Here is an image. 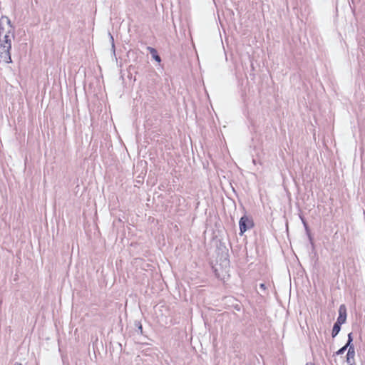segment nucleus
I'll return each instance as SVG.
<instances>
[{
    "instance_id": "f257e3e1",
    "label": "nucleus",
    "mask_w": 365,
    "mask_h": 365,
    "mask_svg": "<svg viewBox=\"0 0 365 365\" xmlns=\"http://www.w3.org/2000/svg\"><path fill=\"white\" fill-rule=\"evenodd\" d=\"M14 38V28L7 16L0 19V61L6 63H11V49Z\"/></svg>"
},
{
    "instance_id": "f03ea898",
    "label": "nucleus",
    "mask_w": 365,
    "mask_h": 365,
    "mask_svg": "<svg viewBox=\"0 0 365 365\" xmlns=\"http://www.w3.org/2000/svg\"><path fill=\"white\" fill-rule=\"evenodd\" d=\"M220 263L218 264V262H217L215 266L213 267L215 274L217 277H224L225 274L228 272V269L230 267V260L227 257V255L222 256L220 258Z\"/></svg>"
},
{
    "instance_id": "7ed1b4c3",
    "label": "nucleus",
    "mask_w": 365,
    "mask_h": 365,
    "mask_svg": "<svg viewBox=\"0 0 365 365\" xmlns=\"http://www.w3.org/2000/svg\"><path fill=\"white\" fill-rule=\"evenodd\" d=\"M240 234L242 235L247 231V229L252 227L253 223L251 220L249 219L246 215L242 216L239 222Z\"/></svg>"
},
{
    "instance_id": "20e7f679",
    "label": "nucleus",
    "mask_w": 365,
    "mask_h": 365,
    "mask_svg": "<svg viewBox=\"0 0 365 365\" xmlns=\"http://www.w3.org/2000/svg\"><path fill=\"white\" fill-rule=\"evenodd\" d=\"M346 319V308L344 304H341L339 309V317L337 318L336 323L343 324L345 323Z\"/></svg>"
},
{
    "instance_id": "39448f33",
    "label": "nucleus",
    "mask_w": 365,
    "mask_h": 365,
    "mask_svg": "<svg viewBox=\"0 0 365 365\" xmlns=\"http://www.w3.org/2000/svg\"><path fill=\"white\" fill-rule=\"evenodd\" d=\"M354 355H355L354 347L351 344V346H349V348L348 352H347V355H346V361L350 365H351L354 361Z\"/></svg>"
},
{
    "instance_id": "423d86ee",
    "label": "nucleus",
    "mask_w": 365,
    "mask_h": 365,
    "mask_svg": "<svg viewBox=\"0 0 365 365\" xmlns=\"http://www.w3.org/2000/svg\"><path fill=\"white\" fill-rule=\"evenodd\" d=\"M351 333H349L348 334V341L346 343V344L345 346H344L343 347H341L340 349H339L337 351H336V354L337 355H340V354H342L345 352V351L346 350V349L349 347V346L351 345V342H352V336H351Z\"/></svg>"
},
{
    "instance_id": "0eeeda50",
    "label": "nucleus",
    "mask_w": 365,
    "mask_h": 365,
    "mask_svg": "<svg viewBox=\"0 0 365 365\" xmlns=\"http://www.w3.org/2000/svg\"><path fill=\"white\" fill-rule=\"evenodd\" d=\"M147 49L150 51V53L152 55L153 58L158 62H160L161 61V58L159 56V55L157 53V51L155 48H153V47H150L148 46L147 48Z\"/></svg>"
},
{
    "instance_id": "6e6552de",
    "label": "nucleus",
    "mask_w": 365,
    "mask_h": 365,
    "mask_svg": "<svg viewBox=\"0 0 365 365\" xmlns=\"http://www.w3.org/2000/svg\"><path fill=\"white\" fill-rule=\"evenodd\" d=\"M341 324H338L336 322L334 324V327L332 329V332H331L332 337H335L338 334V333L339 332V331L341 329Z\"/></svg>"
},
{
    "instance_id": "1a4fd4ad",
    "label": "nucleus",
    "mask_w": 365,
    "mask_h": 365,
    "mask_svg": "<svg viewBox=\"0 0 365 365\" xmlns=\"http://www.w3.org/2000/svg\"><path fill=\"white\" fill-rule=\"evenodd\" d=\"M259 288L261 289H262L263 291H265L266 289H267V287H266L265 284L262 283V284H259Z\"/></svg>"
},
{
    "instance_id": "9d476101",
    "label": "nucleus",
    "mask_w": 365,
    "mask_h": 365,
    "mask_svg": "<svg viewBox=\"0 0 365 365\" xmlns=\"http://www.w3.org/2000/svg\"><path fill=\"white\" fill-rule=\"evenodd\" d=\"M109 35H110V40H111L112 48H115V45H114V39H113V36H112L110 34H109Z\"/></svg>"
},
{
    "instance_id": "9b49d317",
    "label": "nucleus",
    "mask_w": 365,
    "mask_h": 365,
    "mask_svg": "<svg viewBox=\"0 0 365 365\" xmlns=\"http://www.w3.org/2000/svg\"><path fill=\"white\" fill-rule=\"evenodd\" d=\"M138 329L140 330V333H142L143 328H142V325L140 324V322H138Z\"/></svg>"
},
{
    "instance_id": "f8f14e48",
    "label": "nucleus",
    "mask_w": 365,
    "mask_h": 365,
    "mask_svg": "<svg viewBox=\"0 0 365 365\" xmlns=\"http://www.w3.org/2000/svg\"><path fill=\"white\" fill-rule=\"evenodd\" d=\"M302 221H303V223H304V225L306 230H307L308 227H307V225L306 222L304 220H302Z\"/></svg>"
},
{
    "instance_id": "ddd939ff",
    "label": "nucleus",
    "mask_w": 365,
    "mask_h": 365,
    "mask_svg": "<svg viewBox=\"0 0 365 365\" xmlns=\"http://www.w3.org/2000/svg\"><path fill=\"white\" fill-rule=\"evenodd\" d=\"M306 365H314V364L313 363L309 362V363H307Z\"/></svg>"
},
{
    "instance_id": "4468645a",
    "label": "nucleus",
    "mask_w": 365,
    "mask_h": 365,
    "mask_svg": "<svg viewBox=\"0 0 365 365\" xmlns=\"http://www.w3.org/2000/svg\"><path fill=\"white\" fill-rule=\"evenodd\" d=\"M14 365H21V363H16Z\"/></svg>"
}]
</instances>
